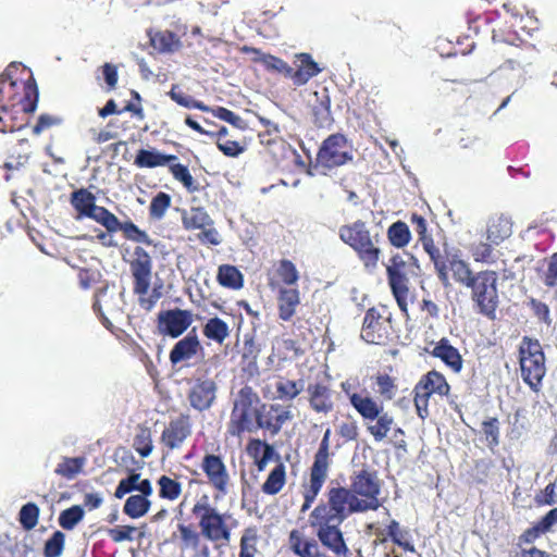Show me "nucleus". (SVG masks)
I'll list each match as a JSON object with an SVG mask.
<instances>
[{"label":"nucleus","instance_id":"31","mask_svg":"<svg viewBox=\"0 0 557 557\" xmlns=\"http://www.w3.org/2000/svg\"><path fill=\"white\" fill-rule=\"evenodd\" d=\"M182 224L185 230L193 231L212 226L213 221L205 208L191 207L189 210H183Z\"/></svg>","mask_w":557,"mask_h":557},{"label":"nucleus","instance_id":"25","mask_svg":"<svg viewBox=\"0 0 557 557\" xmlns=\"http://www.w3.org/2000/svg\"><path fill=\"white\" fill-rule=\"evenodd\" d=\"M276 301L278 319L285 322L290 321L300 305V292L297 287L280 286Z\"/></svg>","mask_w":557,"mask_h":557},{"label":"nucleus","instance_id":"14","mask_svg":"<svg viewBox=\"0 0 557 557\" xmlns=\"http://www.w3.org/2000/svg\"><path fill=\"white\" fill-rule=\"evenodd\" d=\"M194 320L193 311L173 308L159 311L156 324L160 335L178 338L190 327Z\"/></svg>","mask_w":557,"mask_h":557},{"label":"nucleus","instance_id":"6","mask_svg":"<svg viewBox=\"0 0 557 557\" xmlns=\"http://www.w3.org/2000/svg\"><path fill=\"white\" fill-rule=\"evenodd\" d=\"M191 515L197 519L202 537L216 547L225 545L231 540V527L227 524L226 512H220L211 505L208 495H202L191 507Z\"/></svg>","mask_w":557,"mask_h":557},{"label":"nucleus","instance_id":"45","mask_svg":"<svg viewBox=\"0 0 557 557\" xmlns=\"http://www.w3.org/2000/svg\"><path fill=\"white\" fill-rule=\"evenodd\" d=\"M448 264L454 278L462 285L468 287L472 280H474V275H472L468 263L459 259L457 256L449 257Z\"/></svg>","mask_w":557,"mask_h":557},{"label":"nucleus","instance_id":"59","mask_svg":"<svg viewBox=\"0 0 557 557\" xmlns=\"http://www.w3.org/2000/svg\"><path fill=\"white\" fill-rule=\"evenodd\" d=\"M218 149L226 157L236 158L245 151V146L239 141L223 139L216 141Z\"/></svg>","mask_w":557,"mask_h":557},{"label":"nucleus","instance_id":"33","mask_svg":"<svg viewBox=\"0 0 557 557\" xmlns=\"http://www.w3.org/2000/svg\"><path fill=\"white\" fill-rule=\"evenodd\" d=\"M381 314L374 308H370L364 315L361 329V338L369 344H380L381 341Z\"/></svg>","mask_w":557,"mask_h":557},{"label":"nucleus","instance_id":"64","mask_svg":"<svg viewBox=\"0 0 557 557\" xmlns=\"http://www.w3.org/2000/svg\"><path fill=\"white\" fill-rule=\"evenodd\" d=\"M278 349H282L284 352L282 359H287L289 352H293V357H299L304 354V350L299 347L298 343L292 338L283 339Z\"/></svg>","mask_w":557,"mask_h":557},{"label":"nucleus","instance_id":"52","mask_svg":"<svg viewBox=\"0 0 557 557\" xmlns=\"http://www.w3.org/2000/svg\"><path fill=\"white\" fill-rule=\"evenodd\" d=\"M388 535L393 542L405 550L413 552V545L411 544V535L407 529H401L396 521H392L388 525Z\"/></svg>","mask_w":557,"mask_h":557},{"label":"nucleus","instance_id":"39","mask_svg":"<svg viewBox=\"0 0 557 557\" xmlns=\"http://www.w3.org/2000/svg\"><path fill=\"white\" fill-rule=\"evenodd\" d=\"M85 462V457H63L54 472L66 480H73L83 471Z\"/></svg>","mask_w":557,"mask_h":557},{"label":"nucleus","instance_id":"62","mask_svg":"<svg viewBox=\"0 0 557 557\" xmlns=\"http://www.w3.org/2000/svg\"><path fill=\"white\" fill-rule=\"evenodd\" d=\"M557 523V508L549 510L542 520L534 527L536 533H544Z\"/></svg>","mask_w":557,"mask_h":557},{"label":"nucleus","instance_id":"29","mask_svg":"<svg viewBox=\"0 0 557 557\" xmlns=\"http://www.w3.org/2000/svg\"><path fill=\"white\" fill-rule=\"evenodd\" d=\"M30 144L27 139H21L9 149L4 168L8 170H20L24 168L30 158Z\"/></svg>","mask_w":557,"mask_h":557},{"label":"nucleus","instance_id":"1","mask_svg":"<svg viewBox=\"0 0 557 557\" xmlns=\"http://www.w3.org/2000/svg\"><path fill=\"white\" fill-rule=\"evenodd\" d=\"M21 63L11 62L0 75V132L12 133L24 128L28 114L36 111L39 92L33 77L17 81L13 75Z\"/></svg>","mask_w":557,"mask_h":557},{"label":"nucleus","instance_id":"35","mask_svg":"<svg viewBox=\"0 0 557 557\" xmlns=\"http://www.w3.org/2000/svg\"><path fill=\"white\" fill-rule=\"evenodd\" d=\"M432 355L442 359L454 372H459L462 368L460 354L446 339H442L435 345Z\"/></svg>","mask_w":557,"mask_h":557},{"label":"nucleus","instance_id":"22","mask_svg":"<svg viewBox=\"0 0 557 557\" xmlns=\"http://www.w3.org/2000/svg\"><path fill=\"white\" fill-rule=\"evenodd\" d=\"M308 403L317 413L327 414L334 409L333 391L324 382L310 383L307 386Z\"/></svg>","mask_w":557,"mask_h":557},{"label":"nucleus","instance_id":"21","mask_svg":"<svg viewBox=\"0 0 557 557\" xmlns=\"http://www.w3.org/2000/svg\"><path fill=\"white\" fill-rule=\"evenodd\" d=\"M201 350L202 346L194 327L186 336L174 344L169 354V359L172 366H176L189 361Z\"/></svg>","mask_w":557,"mask_h":557},{"label":"nucleus","instance_id":"19","mask_svg":"<svg viewBox=\"0 0 557 557\" xmlns=\"http://www.w3.org/2000/svg\"><path fill=\"white\" fill-rule=\"evenodd\" d=\"M218 385L209 377H197L187 392V399L193 409L203 412L216 400Z\"/></svg>","mask_w":557,"mask_h":557},{"label":"nucleus","instance_id":"37","mask_svg":"<svg viewBox=\"0 0 557 557\" xmlns=\"http://www.w3.org/2000/svg\"><path fill=\"white\" fill-rule=\"evenodd\" d=\"M418 391L429 392L431 396L433 393L438 395H447L449 392V385L446 379L436 371H431L419 382L416 386Z\"/></svg>","mask_w":557,"mask_h":557},{"label":"nucleus","instance_id":"36","mask_svg":"<svg viewBox=\"0 0 557 557\" xmlns=\"http://www.w3.org/2000/svg\"><path fill=\"white\" fill-rule=\"evenodd\" d=\"M286 483V467L278 462L269 473L267 480L261 486V491L267 495L278 494Z\"/></svg>","mask_w":557,"mask_h":557},{"label":"nucleus","instance_id":"18","mask_svg":"<svg viewBox=\"0 0 557 557\" xmlns=\"http://www.w3.org/2000/svg\"><path fill=\"white\" fill-rule=\"evenodd\" d=\"M290 410L281 404L260 403L259 414L256 424V432L263 430L272 436L277 435L283 425L292 420Z\"/></svg>","mask_w":557,"mask_h":557},{"label":"nucleus","instance_id":"50","mask_svg":"<svg viewBox=\"0 0 557 557\" xmlns=\"http://www.w3.org/2000/svg\"><path fill=\"white\" fill-rule=\"evenodd\" d=\"M361 127L363 132L374 141H377L382 137V126L379 116L367 110L361 115Z\"/></svg>","mask_w":557,"mask_h":557},{"label":"nucleus","instance_id":"51","mask_svg":"<svg viewBox=\"0 0 557 557\" xmlns=\"http://www.w3.org/2000/svg\"><path fill=\"white\" fill-rule=\"evenodd\" d=\"M257 532L252 528L244 530L239 542L238 557H255L257 554Z\"/></svg>","mask_w":557,"mask_h":557},{"label":"nucleus","instance_id":"23","mask_svg":"<svg viewBox=\"0 0 557 557\" xmlns=\"http://www.w3.org/2000/svg\"><path fill=\"white\" fill-rule=\"evenodd\" d=\"M103 227L108 233H116L121 231L124 238L133 243L145 244L147 246L153 245V240L146 231L139 228L131 220L121 222L113 213H111Z\"/></svg>","mask_w":557,"mask_h":557},{"label":"nucleus","instance_id":"12","mask_svg":"<svg viewBox=\"0 0 557 557\" xmlns=\"http://www.w3.org/2000/svg\"><path fill=\"white\" fill-rule=\"evenodd\" d=\"M497 274L494 271H482L474 275L468 287L472 289V299L484 314L493 313L497 306Z\"/></svg>","mask_w":557,"mask_h":557},{"label":"nucleus","instance_id":"5","mask_svg":"<svg viewBox=\"0 0 557 557\" xmlns=\"http://www.w3.org/2000/svg\"><path fill=\"white\" fill-rule=\"evenodd\" d=\"M261 398L249 385L243 386L234 401L226 434L230 437L242 438L245 433H255Z\"/></svg>","mask_w":557,"mask_h":557},{"label":"nucleus","instance_id":"13","mask_svg":"<svg viewBox=\"0 0 557 557\" xmlns=\"http://www.w3.org/2000/svg\"><path fill=\"white\" fill-rule=\"evenodd\" d=\"M168 96L178 106L186 109H198L202 112H209L210 108L202 101L195 100L191 96L185 94L177 84H173L168 91ZM213 116L225 121L238 129H245L247 124L243 117L224 107H216L211 110Z\"/></svg>","mask_w":557,"mask_h":557},{"label":"nucleus","instance_id":"8","mask_svg":"<svg viewBox=\"0 0 557 557\" xmlns=\"http://www.w3.org/2000/svg\"><path fill=\"white\" fill-rule=\"evenodd\" d=\"M330 437L331 430L326 429L319 448L314 454L313 462L309 468V481L302 486L304 504L301 506V511H306L312 506L329 476V470L332 462L330 454Z\"/></svg>","mask_w":557,"mask_h":557},{"label":"nucleus","instance_id":"32","mask_svg":"<svg viewBox=\"0 0 557 557\" xmlns=\"http://www.w3.org/2000/svg\"><path fill=\"white\" fill-rule=\"evenodd\" d=\"M511 222L507 216L491 218L487 224L486 238L492 244L498 245L511 235Z\"/></svg>","mask_w":557,"mask_h":557},{"label":"nucleus","instance_id":"26","mask_svg":"<svg viewBox=\"0 0 557 557\" xmlns=\"http://www.w3.org/2000/svg\"><path fill=\"white\" fill-rule=\"evenodd\" d=\"M240 51L245 54H253L252 60L261 63L268 71L281 73L286 77L290 74V65L278 57L263 53L260 49L250 46H243Z\"/></svg>","mask_w":557,"mask_h":557},{"label":"nucleus","instance_id":"15","mask_svg":"<svg viewBox=\"0 0 557 557\" xmlns=\"http://www.w3.org/2000/svg\"><path fill=\"white\" fill-rule=\"evenodd\" d=\"M70 203L77 212V219L88 218L104 226L111 215L106 207L96 203V196L87 188L74 190L70 196Z\"/></svg>","mask_w":557,"mask_h":557},{"label":"nucleus","instance_id":"61","mask_svg":"<svg viewBox=\"0 0 557 557\" xmlns=\"http://www.w3.org/2000/svg\"><path fill=\"white\" fill-rule=\"evenodd\" d=\"M103 79L107 84L108 90H113L116 87L119 74L117 66L112 63H104L101 66Z\"/></svg>","mask_w":557,"mask_h":557},{"label":"nucleus","instance_id":"7","mask_svg":"<svg viewBox=\"0 0 557 557\" xmlns=\"http://www.w3.org/2000/svg\"><path fill=\"white\" fill-rule=\"evenodd\" d=\"M385 268L394 298L400 310L406 312L412 299L410 277L416 276L419 269L417 260L409 253H397L391 258V264Z\"/></svg>","mask_w":557,"mask_h":557},{"label":"nucleus","instance_id":"42","mask_svg":"<svg viewBox=\"0 0 557 557\" xmlns=\"http://www.w3.org/2000/svg\"><path fill=\"white\" fill-rule=\"evenodd\" d=\"M133 448L141 458L148 457L153 449L151 430L145 425L137 426V433L133 440Z\"/></svg>","mask_w":557,"mask_h":557},{"label":"nucleus","instance_id":"27","mask_svg":"<svg viewBox=\"0 0 557 557\" xmlns=\"http://www.w3.org/2000/svg\"><path fill=\"white\" fill-rule=\"evenodd\" d=\"M275 278L269 280V286L272 289L284 287H292L297 284L299 280V272L293 261L288 259H281L274 269Z\"/></svg>","mask_w":557,"mask_h":557},{"label":"nucleus","instance_id":"17","mask_svg":"<svg viewBox=\"0 0 557 557\" xmlns=\"http://www.w3.org/2000/svg\"><path fill=\"white\" fill-rule=\"evenodd\" d=\"M200 468L206 474L208 483L221 496L228 493L231 476L225 462L220 455L206 454Z\"/></svg>","mask_w":557,"mask_h":557},{"label":"nucleus","instance_id":"28","mask_svg":"<svg viewBox=\"0 0 557 557\" xmlns=\"http://www.w3.org/2000/svg\"><path fill=\"white\" fill-rule=\"evenodd\" d=\"M177 160L175 154L161 153L154 149H139L136 153L134 164L140 169H152L157 166H164Z\"/></svg>","mask_w":557,"mask_h":557},{"label":"nucleus","instance_id":"56","mask_svg":"<svg viewBox=\"0 0 557 557\" xmlns=\"http://www.w3.org/2000/svg\"><path fill=\"white\" fill-rule=\"evenodd\" d=\"M259 354L260 346L255 339L252 337L245 338L242 351V363L248 368H257Z\"/></svg>","mask_w":557,"mask_h":557},{"label":"nucleus","instance_id":"16","mask_svg":"<svg viewBox=\"0 0 557 557\" xmlns=\"http://www.w3.org/2000/svg\"><path fill=\"white\" fill-rule=\"evenodd\" d=\"M193 433V421L188 413L172 418L160 435V444L169 451L180 449Z\"/></svg>","mask_w":557,"mask_h":557},{"label":"nucleus","instance_id":"60","mask_svg":"<svg viewBox=\"0 0 557 557\" xmlns=\"http://www.w3.org/2000/svg\"><path fill=\"white\" fill-rule=\"evenodd\" d=\"M107 290H108V287L103 286V287L98 288L95 292L92 310L97 314V317L101 320V323L103 324V326L108 330H111L113 327V324L108 319V317H106V314L103 313V310H102V307L100 304L101 297H103L107 294Z\"/></svg>","mask_w":557,"mask_h":557},{"label":"nucleus","instance_id":"49","mask_svg":"<svg viewBox=\"0 0 557 557\" xmlns=\"http://www.w3.org/2000/svg\"><path fill=\"white\" fill-rule=\"evenodd\" d=\"M172 198L164 191H159L150 201L149 205V216L152 220H161L165 215V212L171 207Z\"/></svg>","mask_w":557,"mask_h":557},{"label":"nucleus","instance_id":"3","mask_svg":"<svg viewBox=\"0 0 557 557\" xmlns=\"http://www.w3.org/2000/svg\"><path fill=\"white\" fill-rule=\"evenodd\" d=\"M380 493V484L374 475L366 470L359 471L351 478L350 487L330 486L326 491L325 498L329 500L345 502L348 513L363 512L370 509H376L380 506L377 495Z\"/></svg>","mask_w":557,"mask_h":557},{"label":"nucleus","instance_id":"55","mask_svg":"<svg viewBox=\"0 0 557 557\" xmlns=\"http://www.w3.org/2000/svg\"><path fill=\"white\" fill-rule=\"evenodd\" d=\"M276 393L280 399L293 400L302 391L300 382L293 380H281L275 385Z\"/></svg>","mask_w":557,"mask_h":557},{"label":"nucleus","instance_id":"10","mask_svg":"<svg viewBox=\"0 0 557 557\" xmlns=\"http://www.w3.org/2000/svg\"><path fill=\"white\" fill-rule=\"evenodd\" d=\"M339 237L358 252L366 267H374L377 263L381 253L376 246L377 235L374 236L373 240L362 222L342 226Z\"/></svg>","mask_w":557,"mask_h":557},{"label":"nucleus","instance_id":"40","mask_svg":"<svg viewBox=\"0 0 557 557\" xmlns=\"http://www.w3.org/2000/svg\"><path fill=\"white\" fill-rule=\"evenodd\" d=\"M151 502L139 495L129 496L123 506V512L132 519L144 517L150 509Z\"/></svg>","mask_w":557,"mask_h":557},{"label":"nucleus","instance_id":"20","mask_svg":"<svg viewBox=\"0 0 557 557\" xmlns=\"http://www.w3.org/2000/svg\"><path fill=\"white\" fill-rule=\"evenodd\" d=\"M309 99L310 117L312 124L318 128L330 129L334 124L331 111V96L327 87H321L312 92Z\"/></svg>","mask_w":557,"mask_h":557},{"label":"nucleus","instance_id":"47","mask_svg":"<svg viewBox=\"0 0 557 557\" xmlns=\"http://www.w3.org/2000/svg\"><path fill=\"white\" fill-rule=\"evenodd\" d=\"M169 165V170L174 177V180L178 181L183 184V186L189 191L194 193L199 189V186L196 184L194 177L191 176L188 168L182 163H173L171 162Z\"/></svg>","mask_w":557,"mask_h":557},{"label":"nucleus","instance_id":"4","mask_svg":"<svg viewBox=\"0 0 557 557\" xmlns=\"http://www.w3.org/2000/svg\"><path fill=\"white\" fill-rule=\"evenodd\" d=\"M128 264L133 278V293L137 296L139 307L150 312L163 296L162 282L156 283L151 287L152 257L144 247L136 246Z\"/></svg>","mask_w":557,"mask_h":557},{"label":"nucleus","instance_id":"46","mask_svg":"<svg viewBox=\"0 0 557 557\" xmlns=\"http://www.w3.org/2000/svg\"><path fill=\"white\" fill-rule=\"evenodd\" d=\"M85 512L82 506L73 505L70 508L62 510L59 515V524L64 530H73L83 519Z\"/></svg>","mask_w":557,"mask_h":557},{"label":"nucleus","instance_id":"2","mask_svg":"<svg viewBox=\"0 0 557 557\" xmlns=\"http://www.w3.org/2000/svg\"><path fill=\"white\" fill-rule=\"evenodd\" d=\"M345 502H321L310 513V524L317 530V536L324 547L336 556L345 555L348 547L339 525L350 516Z\"/></svg>","mask_w":557,"mask_h":557},{"label":"nucleus","instance_id":"63","mask_svg":"<svg viewBox=\"0 0 557 557\" xmlns=\"http://www.w3.org/2000/svg\"><path fill=\"white\" fill-rule=\"evenodd\" d=\"M493 467V462L490 459H480L474 465V478L479 482H483Z\"/></svg>","mask_w":557,"mask_h":557},{"label":"nucleus","instance_id":"53","mask_svg":"<svg viewBox=\"0 0 557 557\" xmlns=\"http://www.w3.org/2000/svg\"><path fill=\"white\" fill-rule=\"evenodd\" d=\"M65 545V535L61 531H55L46 541L44 546L45 557H60L63 553Z\"/></svg>","mask_w":557,"mask_h":557},{"label":"nucleus","instance_id":"38","mask_svg":"<svg viewBox=\"0 0 557 557\" xmlns=\"http://www.w3.org/2000/svg\"><path fill=\"white\" fill-rule=\"evenodd\" d=\"M216 280L221 286L235 290L244 286L242 272L231 264H221L219 267Z\"/></svg>","mask_w":557,"mask_h":557},{"label":"nucleus","instance_id":"48","mask_svg":"<svg viewBox=\"0 0 557 557\" xmlns=\"http://www.w3.org/2000/svg\"><path fill=\"white\" fill-rule=\"evenodd\" d=\"M40 509L35 503H27L22 506L18 512V522L25 531L33 530L39 520Z\"/></svg>","mask_w":557,"mask_h":557},{"label":"nucleus","instance_id":"41","mask_svg":"<svg viewBox=\"0 0 557 557\" xmlns=\"http://www.w3.org/2000/svg\"><path fill=\"white\" fill-rule=\"evenodd\" d=\"M387 238L392 246L404 248L411 240V232L405 222L397 221L388 227Z\"/></svg>","mask_w":557,"mask_h":557},{"label":"nucleus","instance_id":"54","mask_svg":"<svg viewBox=\"0 0 557 557\" xmlns=\"http://www.w3.org/2000/svg\"><path fill=\"white\" fill-rule=\"evenodd\" d=\"M177 530L184 547H190L193 549L199 547L202 536L201 531L198 532L191 524L184 523H178Z\"/></svg>","mask_w":557,"mask_h":557},{"label":"nucleus","instance_id":"24","mask_svg":"<svg viewBox=\"0 0 557 557\" xmlns=\"http://www.w3.org/2000/svg\"><path fill=\"white\" fill-rule=\"evenodd\" d=\"M294 64L290 66L288 77L295 86L306 85L312 77L317 76L322 70L309 53H298L295 55Z\"/></svg>","mask_w":557,"mask_h":557},{"label":"nucleus","instance_id":"57","mask_svg":"<svg viewBox=\"0 0 557 557\" xmlns=\"http://www.w3.org/2000/svg\"><path fill=\"white\" fill-rule=\"evenodd\" d=\"M482 432L485 435L487 446L494 448L499 444V423L496 418H491L482 423Z\"/></svg>","mask_w":557,"mask_h":557},{"label":"nucleus","instance_id":"30","mask_svg":"<svg viewBox=\"0 0 557 557\" xmlns=\"http://www.w3.org/2000/svg\"><path fill=\"white\" fill-rule=\"evenodd\" d=\"M202 334L218 345H222L231 335L228 324L219 317L209 318L202 325Z\"/></svg>","mask_w":557,"mask_h":557},{"label":"nucleus","instance_id":"11","mask_svg":"<svg viewBox=\"0 0 557 557\" xmlns=\"http://www.w3.org/2000/svg\"><path fill=\"white\" fill-rule=\"evenodd\" d=\"M317 166L331 170L351 160L350 149L345 135L336 133L326 137L317 154Z\"/></svg>","mask_w":557,"mask_h":557},{"label":"nucleus","instance_id":"9","mask_svg":"<svg viewBox=\"0 0 557 557\" xmlns=\"http://www.w3.org/2000/svg\"><path fill=\"white\" fill-rule=\"evenodd\" d=\"M519 363L521 377L533 392H539L546 373L545 356L537 339L528 336L519 346Z\"/></svg>","mask_w":557,"mask_h":557},{"label":"nucleus","instance_id":"43","mask_svg":"<svg viewBox=\"0 0 557 557\" xmlns=\"http://www.w3.org/2000/svg\"><path fill=\"white\" fill-rule=\"evenodd\" d=\"M350 403L355 409L366 419H375L379 416V408L370 397L362 396L361 394H352Z\"/></svg>","mask_w":557,"mask_h":557},{"label":"nucleus","instance_id":"44","mask_svg":"<svg viewBox=\"0 0 557 557\" xmlns=\"http://www.w3.org/2000/svg\"><path fill=\"white\" fill-rule=\"evenodd\" d=\"M157 484L159 486V497L162 499L173 502L182 494V484L168 475H161Z\"/></svg>","mask_w":557,"mask_h":557},{"label":"nucleus","instance_id":"34","mask_svg":"<svg viewBox=\"0 0 557 557\" xmlns=\"http://www.w3.org/2000/svg\"><path fill=\"white\" fill-rule=\"evenodd\" d=\"M150 45L159 52H174L182 46L178 36L171 30L149 33Z\"/></svg>","mask_w":557,"mask_h":557},{"label":"nucleus","instance_id":"58","mask_svg":"<svg viewBox=\"0 0 557 557\" xmlns=\"http://www.w3.org/2000/svg\"><path fill=\"white\" fill-rule=\"evenodd\" d=\"M136 531L137 529L133 525H117L108 529L107 534L114 543H121L124 541H133Z\"/></svg>","mask_w":557,"mask_h":557}]
</instances>
